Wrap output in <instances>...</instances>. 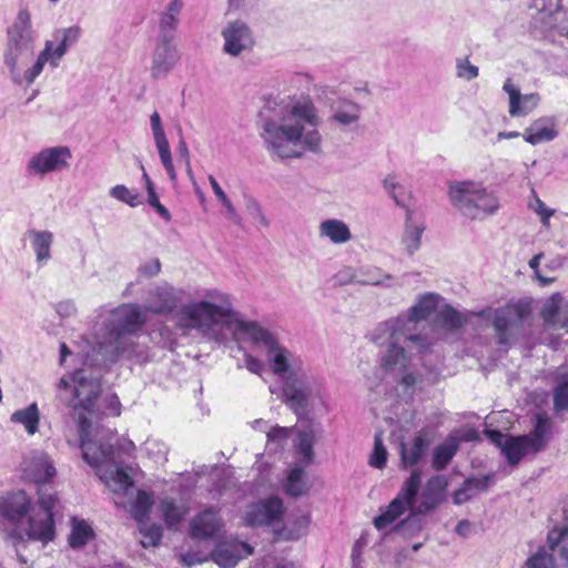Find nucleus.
I'll use <instances>...</instances> for the list:
<instances>
[{
  "label": "nucleus",
  "instance_id": "17",
  "mask_svg": "<svg viewBox=\"0 0 568 568\" xmlns=\"http://www.w3.org/2000/svg\"><path fill=\"white\" fill-rule=\"evenodd\" d=\"M222 37L224 39L223 50L232 57L251 51L254 45L251 29L241 20L229 22L222 30Z\"/></svg>",
  "mask_w": 568,
  "mask_h": 568
},
{
  "label": "nucleus",
  "instance_id": "18",
  "mask_svg": "<svg viewBox=\"0 0 568 568\" xmlns=\"http://www.w3.org/2000/svg\"><path fill=\"white\" fill-rule=\"evenodd\" d=\"M180 53L175 41L158 39L150 68L151 75L155 79L166 77L179 63Z\"/></svg>",
  "mask_w": 568,
  "mask_h": 568
},
{
  "label": "nucleus",
  "instance_id": "7",
  "mask_svg": "<svg viewBox=\"0 0 568 568\" xmlns=\"http://www.w3.org/2000/svg\"><path fill=\"white\" fill-rule=\"evenodd\" d=\"M301 359L286 373L282 386V402L298 420L310 419L316 402H323V385L313 375L301 369Z\"/></svg>",
  "mask_w": 568,
  "mask_h": 568
},
{
  "label": "nucleus",
  "instance_id": "44",
  "mask_svg": "<svg viewBox=\"0 0 568 568\" xmlns=\"http://www.w3.org/2000/svg\"><path fill=\"white\" fill-rule=\"evenodd\" d=\"M437 321L448 329H458L466 324L467 318L452 306L446 305L437 313Z\"/></svg>",
  "mask_w": 568,
  "mask_h": 568
},
{
  "label": "nucleus",
  "instance_id": "41",
  "mask_svg": "<svg viewBox=\"0 0 568 568\" xmlns=\"http://www.w3.org/2000/svg\"><path fill=\"white\" fill-rule=\"evenodd\" d=\"M424 514L418 513L414 505L410 507L409 515L402 520L396 529L399 530L406 538H410L422 531L424 527Z\"/></svg>",
  "mask_w": 568,
  "mask_h": 568
},
{
  "label": "nucleus",
  "instance_id": "59",
  "mask_svg": "<svg viewBox=\"0 0 568 568\" xmlns=\"http://www.w3.org/2000/svg\"><path fill=\"white\" fill-rule=\"evenodd\" d=\"M244 365L251 373L256 375H261L264 371L263 362L248 353L244 354Z\"/></svg>",
  "mask_w": 568,
  "mask_h": 568
},
{
  "label": "nucleus",
  "instance_id": "30",
  "mask_svg": "<svg viewBox=\"0 0 568 568\" xmlns=\"http://www.w3.org/2000/svg\"><path fill=\"white\" fill-rule=\"evenodd\" d=\"M557 136L555 123L549 118L536 120L525 130L524 139L526 142L537 145L542 142L551 141Z\"/></svg>",
  "mask_w": 568,
  "mask_h": 568
},
{
  "label": "nucleus",
  "instance_id": "20",
  "mask_svg": "<svg viewBox=\"0 0 568 568\" xmlns=\"http://www.w3.org/2000/svg\"><path fill=\"white\" fill-rule=\"evenodd\" d=\"M30 509V499L22 490L0 497V517L2 520L16 526Z\"/></svg>",
  "mask_w": 568,
  "mask_h": 568
},
{
  "label": "nucleus",
  "instance_id": "12",
  "mask_svg": "<svg viewBox=\"0 0 568 568\" xmlns=\"http://www.w3.org/2000/svg\"><path fill=\"white\" fill-rule=\"evenodd\" d=\"M422 474L414 469L403 484L397 496L389 503L386 509L374 519L376 529L382 530L393 524L408 508L414 505L420 487Z\"/></svg>",
  "mask_w": 568,
  "mask_h": 568
},
{
  "label": "nucleus",
  "instance_id": "60",
  "mask_svg": "<svg viewBox=\"0 0 568 568\" xmlns=\"http://www.w3.org/2000/svg\"><path fill=\"white\" fill-rule=\"evenodd\" d=\"M217 200L221 202V204L225 209L226 217L230 219L231 221H233L234 223H240V216H239L234 205L227 197V195L224 193V194L217 196Z\"/></svg>",
  "mask_w": 568,
  "mask_h": 568
},
{
  "label": "nucleus",
  "instance_id": "21",
  "mask_svg": "<svg viewBox=\"0 0 568 568\" xmlns=\"http://www.w3.org/2000/svg\"><path fill=\"white\" fill-rule=\"evenodd\" d=\"M252 552L253 548L248 544L232 539L220 542L214 549L212 558L221 568H230Z\"/></svg>",
  "mask_w": 568,
  "mask_h": 568
},
{
  "label": "nucleus",
  "instance_id": "61",
  "mask_svg": "<svg viewBox=\"0 0 568 568\" xmlns=\"http://www.w3.org/2000/svg\"><path fill=\"white\" fill-rule=\"evenodd\" d=\"M217 200L221 202V204L225 209L226 217L230 219L231 221H233L234 223H240V216H239L234 205L227 197V195L224 193V194L217 196Z\"/></svg>",
  "mask_w": 568,
  "mask_h": 568
},
{
  "label": "nucleus",
  "instance_id": "2",
  "mask_svg": "<svg viewBox=\"0 0 568 568\" xmlns=\"http://www.w3.org/2000/svg\"><path fill=\"white\" fill-rule=\"evenodd\" d=\"M271 108L261 113V136L267 151L281 159L300 158L297 145L311 152H318L322 136L317 130L321 123L317 110L308 98L291 101L276 112L277 120L270 115Z\"/></svg>",
  "mask_w": 568,
  "mask_h": 568
},
{
  "label": "nucleus",
  "instance_id": "45",
  "mask_svg": "<svg viewBox=\"0 0 568 568\" xmlns=\"http://www.w3.org/2000/svg\"><path fill=\"white\" fill-rule=\"evenodd\" d=\"M91 535L92 529L85 521H78L73 519V526L69 537V544L73 548L81 547L87 544Z\"/></svg>",
  "mask_w": 568,
  "mask_h": 568
},
{
  "label": "nucleus",
  "instance_id": "33",
  "mask_svg": "<svg viewBox=\"0 0 568 568\" xmlns=\"http://www.w3.org/2000/svg\"><path fill=\"white\" fill-rule=\"evenodd\" d=\"M551 430V420L546 414H537L534 430L528 437V444L532 448V454L541 452L549 438Z\"/></svg>",
  "mask_w": 568,
  "mask_h": 568
},
{
  "label": "nucleus",
  "instance_id": "32",
  "mask_svg": "<svg viewBox=\"0 0 568 568\" xmlns=\"http://www.w3.org/2000/svg\"><path fill=\"white\" fill-rule=\"evenodd\" d=\"M528 437L509 436L503 444L501 454L506 457L507 462L511 466H516L524 456L532 454V448L528 444Z\"/></svg>",
  "mask_w": 568,
  "mask_h": 568
},
{
  "label": "nucleus",
  "instance_id": "53",
  "mask_svg": "<svg viewBox=\"0 0 568 568\" xmlns=\"http://www.w3.org/2000/svg\"><path fill=\"white\" fill-rule=\"evenodd\" d=\"M559 295H554L547 303L544 305L541 315L544 320L549 324H557V316L559 315Z\"/></svg>",
  "mask_w": 568,
  "mask_h": 568
},
{
  "label": "nucleus",
  "instance_id": "13",
  "mask_svg": "<svg viewBox=\"0 0 568 568\" xmlns=\"http://www.w3.org/2000/svg\"><path fill=\"white\" fill-rule=\"evenodd\" d=\"M57 504L54 494L39 489V510L34 513L28 523L24 534L28 538L48 542L54 537L53 508Z\"/></svg>",
  "mask_w": 568,
  "mask_h": 568
},
{
  "label": "nucleus",
  "instance_id": "29",
  "mask_svg": "<svg viewBox=\"0 0 568 568\" xmlns=\"http://www.w3.org/2000/svg\"><path fill=\"white\" fill-rule=\"evenodd\" d=\"M494 475L467 478L463 486L454 491L453 500L462 505L471 499L476 494L485 491L493 483Z\"/></svg>",
  "mask_w": 568,
  "mask_h": 568
},
{
  "label": "nucleus",
  "instance_id": "63",
  "mask_svg": "<svg viewBox=\"0 0 568 568\" xmlns=\"http://www.w3.org/2000/svg\"><path fill=\"white\" fill-rule=\"evenodd\" d=\"M390 277L389 274H382L379 270H375L374 272L367 273V278L361 282L368 285H381L384 278L389 280Z\"/></svg>",
  "mask_w": 568,
  "mask_h": 568
},
{
  "label": "nucleus",
  "instance_id": "49",
  "mask_svg": "<svg viewBox=\"0 0 568 568\" xmlns=\"http://www.w3.org/2000/svg\"><path fill=\"white\" fill-rule=\"evenodd\" d=\"M110 195L128 205L134 207L140 204L139 195L129 190L125 185L119 184L110 190Z\"/></svg>",
  "mask_w": 568,
  "mask_h": 568
},
{
  "label": "nucleus",
  "instance_id": "36",
  "mask_svg": "<svg viewBox=\"0 0 568 568\" xmlns=\"http://www.w3.org/2000/svg\"><path fill=\"white\" fill-rule=\"evenodd\" d=\"M424 230V225L414 223L413 211L407 209L403 244L408 254H414L420 247V239Z\"/></svg>",
  "mask_w": 568,
  "mask_h": 568
},
{
  "label": "nucleus",
  "instance_id": "23",
  "mask_svg": "<svg viewBox=\"0 0 568 568\" xmlns=\"http://www.w3.org/2000/svg\"><path fill=\"white\" fill-rule=\"evenodd\" d=\"M446 487L447 480L444 476L432 477L422 491L419 504L414 508H416L418 513H422L425 516L428 513L435 510L444 500V491Z\"/></svg>",
  "mask_w": 568,
  "mask_h": 568
},
{
  "label": "nucleus",
  "instance_id": "15",
  "mask_svg": "<svg viewBox=\"0 0 568 568\" xmlns=\"http://www.w3.org/2000/svg\"><path fill=\"white\" fill-rule=\"evenodd\" d=\"M284 516L283 501L277 496H271L248 505L244 511L243 519L247 526H271L280 524Z\"/></svg>",
  "mask_w": 568,
  "mask_h": 568
},
{
  "label": "nucleus",
  "instance_id": "22",
  "mask_svg": "<svg viewBox=\"0 0 568 568\" xmlns=\"http://www.w3.org/2000/svg\"><path fill=\"white\" fill-rule=\"evenodd\" d=\"M503 90L509 98L508 112L510 116H525L532 112L539 104L540 95L538 93L521 94L511 79L505 81Z\"/></svg>",
  "mask_w": 568,
  "mask_h": 568
},
{
  "label": "nucleus",
  "instance_id": "19",
  "mask_svg": "<svg viewBox=\"0 0 568 568\" xmlns=\"http://www.w3.org/2000/svg\"><path fill=\"white\" fill-rule=\"evenodd\" d=\"M26 478L34 483H47L55 476V467L49 455L42 450L30 452L21 463Z\"/></svg>",
  "mask_w": 568,
  "mask_h": 568
},
{
  "label": "nucleus",
  "instance_id": "28",
  "mask_svg": "<svg viewBox=\"0 0 568 568\" xmlns=\"http://www.w3.org/2000/svg\"><path fill=\"white\" fill-rule=\"evenodd\" d=\"M220 526L216 513L207 509L191 521V537L195 539L212 537L219 531Z\"/></svg>",
  "mask_w": 568,
  "mask_h": 568
},
{
  "label": "nucleus",
  "instance_id": "9",
  "mask_svg": "<svg viewBox=\"0 0 568 568\" xmlns=\"http://www.w3.org/2000/svg\"><path fill=\"white\" fill-rule=\"evenodd\" d=\"M100 381L88 377L83 369L73 375L60 378L58 384L59 398L74 409L82 408L88 413L94 412V402L100 395Z\"/></svg>",
  "mask_w": 568,
  "mask_h": 568
},
{
  "label": "nucleus",
  "instance_id": "27",
  "mask_svg": "<svg viewBox=\"0 0 568 568\" xmlns=\"http://www.w3.org/2000/svg\"><path fill=\"white\" fill-rule=\"evenodd\" d=\"M362 110L361 104L348 99H339L333 109L331 120L344 128L356 125L361 120Z\"/></svg>",
  "mask_w": 568,
  "mask_h": 568
},
{
  "label": "nucleus",
  "instance_id": "8",
  "mask_svg": "<svg viewBox=\"0 0 568 568\" xmlns=\"http://www.w3.org/2000/svg\"><path fill=\"white\" fill-rule=\"evenodd\" d=\"M447 194L452 205L470 220L481 221L499 209L498 199L481 182L471 180L452 182Z\"/></svg>",
  "mask_w": 568,
  "mask_h": 568
},
{
  "label": "nucleus",
  "instance_id": "14",
  "mask_svg": "<svg viewBox=\"0 0 568 568\" xmlns=\"http://www.w3.org/2000/svg\"><path fill=\"white\" fill-rule=\"evenodd\" d=\"M183 293V290L166 282L154 284L146 292L142 310L144 313L149 312L155 315L169 314L178 307Z\"/></svg>",
  "mask_w": 568,
  "mask_h": 568
},
{
  "label": "nucleus",
  "instance_id": "43",
  "mask_svg": "<svg viewBox=\"0 0 568 568\" xmlns=\"http://www.w3.org/2000/svg\"><path fill=\"white\" fill-rule=\"evenodd\" d=\"M153 505L150 494L144 490H139L136 497L131 506V515L139 523L142 524L148 517Z\"/></svg>",
  "mask_w": 568,
  "mask_h": 568
},
{
  "label": "nucleus",
  "instance_id": "24",
  "mask_svg": "<svg viewBox=\"0 0 568 568\" xmlns=\"http://www.w3.org/2000/svg\"><path fill=\"white\" fill-rule=\"evenodd\" d=\"M439 296L434 293H427L419 297L417 303L409 310V314L405 316H398L399 320H408L405 324V328L412 333L415 329L417 322L426 320L438 305Z\"/></svg>",
  "mask_w": 568,
  "mask_h": 568
},
{
  "label": "nucleus",
  "instance_id": "55",
  "mask_svg": "<svg viewBox=\"0 0 568 568\" xmlns=\"http://www.w3.org/2000/svg\"><path fill=\"white\" fill-rule=\"evenodd\" d=\"M150 125H151V130H152V134H153L155 144L168 141V138L165 135L164 128L162 124V120H161V116L158 111H154L150 115Z\"/></svg>",
  "mask_w": 568,
  "mask_h": 568
},
{
  "label": "nucleus",
  "instance_id": "11",
  "mask_svg": "<svg viewBox=\"0 0 568 568\" xmlns=\"http://www.w3.org/2000/svg\"><path fill=\"white\" fill-rule=\"evenodd\" d=\"M81 36L80 26L55 29L52 32L53 39L47 40L43 49L37 55L33 73L42 72L47 63L51 69H57L68 50L80 40Z\"/></svg>",
  "mask_w": 568,
  "mask_h": 568
},
{
  "label": "nucleus",
  "instance_id": "47",
  "mask_svg": "<svg viewBox=\"0 0 568 568\" xmlns=\"http://www.w3.org/2000/svg\"><path fill=\"white\" fill-rule=\"evenodd\" d=\"M162 165L164 166L171 182H176V171L173 164L169 141L155 144Z\"/></svg>",
  "mask_w": 568,
  "mask_h": 568
},
{
  "label": "nucleus",
  "instance_id": "1",
  "mask_svg": "<svg viewBox=\"0 0 568 568\" xmlns=\"http://www.w3.org/2000/svg\"><path fill=\"white\" fill-rule=\"evenodd\" d=\"M236 316L230 295L217 288H209L179 308L175 324L184 334L196 331L202 337L217 343L225 338L224 328L234 324L235 334L265 351L275 375L284 376L296 365L298 357L280 343L275 333L257 322L239 320Z\"/></svg>",
  "mask_w": 568,
  "mask_h": 568
},
{
  "label": "nucleus",
  "instance_id": "38",
  "mask_svg": "<svg viewBox=\"0 0 568 568\" xmlns=\"http://www.w3.org/2000/svg\"><path fill=\"white\" fill-rule=\"evenodd\" d=\"M296 449L297 453L302 456L303 462L306 465L314 463V452L313 447L317 440V436L315 430L311 427L306 429H300L296 433Z\"/></svg>",
  "mask_w": 568,
  "mask_h": 568
},
{
  "label": "nucleus",
  "instance_id": "57",
  "mask_svg": "<svg viewBox=\"0 0 568 568\" xmlns=\"http://www.w3.org/2000/svg\"><path fill=\"white\" fill-rule=\"evenodd\" d=\"M148 202L165 221H171L169 210L160 203L154 189L148 192Z\"/></svg>",
  "mask_w": 568,
  "mask_h": 568
},
{
  "label": "nucleus",
  "instance_id": "4",
  "mask_svg": "<svg viewBox=\"0 0 568 568\" xmlns=\"http://www.w3.org/2000/svg\"><path fill=\"white\" fill-rule=\"evenodd\" d=\"M37 32L32 27L30 12L22 8L11 26L7 29V42L3 63L11 80L18 85H31L41 72L33 73L36 61L27 68L34 57Z\"/></svg>",
  "mask_w": 568,
  "mask_h": 568
},
{
  "label": "nucleus",
  "instance_id": "31",
  "mask_svg": "<svg viewBox=\"0 0 568 568\" xmlns=\"http://www.w3.org/2000/svg\"><path fill=\"white\" fill-rule=\"evenodd\" d=\"M318 234L321 237L328 239L333 244H344L352 239L348 225L337 219L322 221L318 226Z\"/></svg>",
  "mask_w": 568,
  "mask_h": 568
},
{
  "label": "nucleus",
  "instance_id": "25",
  "mask_svg": "<svg viewBox=\"0 0 568 568\" xmlns=\"http://www.w3.org/2000/svg\"><path fill=\"white\" fill-rule=\"evenodd\" d=\"M182 7L181 0H171L169 2L165 10L160 14L158 39L175 41V31Z\"/></svg>",
  "mask_w": 568,
  "mask_h": 568
},
{
  "label": "nucleus",
  "instance_id": "34",
  "mask_svg": "<svg viewBox=\"0 0 568 568\" xmlns=\"http://www.w3.org/2000/svg\"><path fill=\"white\" fill-rule=\"evenodd\" d=\"M428 448V442L423 436H416L412 444L400 443V459L404 468L413 467L419 463Z\"/></svg>",
  "mask_w": 568,
  "mask_h": 568
},
{
  "label": "nucleus",
  "instance_id": "6",
  "mask_svg": "<svg viewBox=\"0 0 568 568\" xmlns=\"http://www.w3.org/2000/svg\"><path fill=\"white\" fill-rule=\"evenodd\" d=\"M408 320L398 317L385 321L377 325L371 333V341L382 347L388 346L382 358L384 368L388 371H404L408 364V356L400 345L402 343L413 344L419 352L429 346V342L422 335L412 334L405 328Z\"/></svg>",
  "mask_w": 568,
  "mask_h": 568
},
{
  "label": "nucleus",
  "instance_id": "37",
  "mask_svg": "<svg viewBox=\"0 0 568 568\" xmlns=\"http://www.w3.org/2000/svg\"><path fill=\"white\" fill-rule=\"evenodd\" d=\"M10 420L14 424L23 425L29 435L36 434L40 422L38 405L32 403L23 409L16 410L11 415Z\"/></svg>",
  "mask_w": 568,
  "mask_h": 568
},
{
  "label": "nucleus",
  "instance_id": "64",
  "mask_svg": "<svg viewBox=\"0 0 568 568\" xmlns=\"http://www.w3.org/2000/svg\"><path fill=\"white\" fill-rule=\"evenodd\" d=\"M485 435L489 438L491 443L496 444L500 448V450L503 449V444L505 443V439L508 437L496 429H487L485 430Z\"/></svg>",
  "mask_w": 568,
  "mask_h": 568
},
{
  "label": "nucleus",
  "instance_id": "10",
  "mask_svg": "<svg viewBox=\"0 0 568 568\" xmlns=\"http://www.w3.org/2000/svg\"><path fill=\"white\" fill-rule=\"evenodd\" d=\"M531 314L530 303L519 301L495 311L493 327L499 345H509L523 332L524 322Z\"/></svg>",
  "mask_w": 568,
  "mask_h": 568
},
{
  "label": "nucleus",
  "instance_id": "54",
  "mask_svg": "<svg viewBox=\"0 0 568 568\" xmlns=\"http://www.w3.org/2000/svg\"><path fill=\"white\" fill-rule=\"evenodd\" d=\"M161 262L159 258H151L139 265L138 277L139 278H152L161 272Z\"/></svg>",
  "mask_w": 568,
  "mask_h": 568
},
{
  "label": "nucleus",
  "instance_id": "51",
  "mask_svg": "<svg viewBox=\"0 0 568 568\" xmlns=\"http://www.w3.org/2000/svg\"><path fill=\"white\" fill-rule=\"evenodd\" d=\"M526 568H556V564L551 554L539 550L527 560Z\"/></svg>",
  "mask_w": 568,
  "mask_h": 568
},
{
  "label": "nucleus",
  "instance_id": "3",
  "mask_svg": "<svg viewBox=\"0 0 568 568\" xmlns=\"http://www.w3.org/2000/svg\"><path fill=\"white\" fill-rule=\"evenodd\" d=\"M79 433L83 459L97 468L100 479L115 495L129 496L133 489L131 476L121 467L113 465V433L110 429H95L92 435L91 420L79 416Z\"/></svg>",
  "mask_w": 568,
  "mask_h": 568
},
{
  "label": "nucleus",
  "instance_id": "26",
  "mask_svg": "<svg viewBox=\"0 0 568 568\" xmlns=\"http://www.w3.org/2000/svg\"><path fill=\"white\" fill-rule=\"evenodd\" d=\"M24 236L31 243V247L36 254L37 263L39 265L47 264L51 258L53 233L50 231L29 230Z\"/></svg>",
  "mask_w": 568,
  "mask_h": 568
},
{
  "label": "nucleus",
  "instance_id": "58",
  "mask_svg": "<svg viewBox=\"0 0 568 568\" xmlns=\"http://www.w3.org/2000/svg\"><path fill=\"white\" fill-rule=\"evenodd\" d=\"M568 536V525L562 526L561 528H554L548 532V544L551 549L557 547L560 541Z\"/></svg>",
  "mask_w": 568,
  "mask_h": 568
},
{
  "label": "nucleus",
  "instance_id": "5",
  "mask_svg": "<svg viewBox=\"0 0 568 568\" xmlns=\"http://www.w3.org/2000/svg\"><path fill=\"white\" fill-rule=\"evenodd\" d=\"M146 316L139 304L126 303L112 308L103 321L99 345L111 358L131 355L133 336L144 326Z\"/></svg>",
  "mask_w": 568,
  "mask_h": 568
},
{
  "label": "nucleus",
  "instance_id": "42",
  "mask_svg": "<svg viewBox=\"0 0 568 568\" xmlns=\"http://www.w3.org/2000/svg\"><path fill=\"white\" fill-rule=\"evenodd\" d=\"M458 449L456 440H447L438 445L433 453V465L437 470L444 469L453 459Z\"/></svg>",
  "mask_w": 568,
  "mask_h": 568
},
{
  "label": "nucleus",
  "instance_id": "48",
  "mask_svg": "<svg viewBox=\"0 0 568 568\" xmlns=\"http://www.w3.org/2000/svg\"><path fill=\"white\" fill-rule=\"evenodd\" d=\"M387 460V450L383 444L381 433H376L374 437V450L369 457V465L372 467L382 469L385 467Z\"/></svg>",
  "mask_w": 568,
  "mask_h": 568
},
{
  "label": "nucleus",
  "instance_id": "50",
  "mask_svg": "<svg viewBox=\"0 0 568 568\" xmlns=\"http://www.w3.org/2000/svg\"><path fill=\"white\" fill-rule=\"evenodd\" d=\"M554 408L556 412L568 410V378L560 381L554 390Z\"/></svg>",
  "mask_w": 568,
  "mask_h": 568
},
{
  "label": "nucleus",
  "instance_id": "62",
  "mask_svg": "<svg viewBox=\"0 0 568 568\" xmlns=\"http://www.w3.org/2000/svg\"><path fill=\"white\" fill-rule=\"evenodd\" d=\"M542 257V254H537L535 255L530 261H529V267L532 268L535 271V274H536V277L538 278V281L542 284V285H547V284H550L551 282H554V277H546L544 276L540 271L538 270V266H539V262Z\"/></svg>",
  "mask_w": 568,
  "mask_h": 568
},
{
  "label": "nucleus",
  "instance_id": "46",
  "mask_svg": "<svg viewBox=\"0 0 568 568\" xmlns=\"http://www.w3.org/2000/svg\"><path fill=\"white\" fill-rule=\"evenodd\" d=\"M140 534L142 535L141 545L144 548L156 546L162 537V528L159 525L140 524Z\"/></svg>",
  "mask_w": 568,
  "mask_h": 568
},
{
  "label": "nucleus",
  "instance_id": "52",
  "mask_svg": "<svg viewBox=\"0 0 568 568\" xmlns=\"http://www.w3.org/2000/svg\"><path fill=\"white\" fill-rule=\"evenodd\" d=\"M456 74L459 79L470 81L478 77L479 70L467 58H458L456 59Z\"/></svg>",
  "mask_w": 568,
  "mask_h": 568
},
{
  "label": "nucleus",
  "instance_id": "35",
  "mask_svg": "<svg viewBox=\"0 0 568 568\" xmlns=\"http://www.w3.org/2000/svg\"><path fill=\"white\" fill-rule=\"evenodd\" d=\"M382 184L385 192L395 202V204L405 209L407 212V209H409L412 192L400 184L394 174L386 175L383 179Z\"/></svg>",
  "mask_w": 568,
  "mask_h": 568
},
{
  "label": "nucleus",
  "instance_id": "56",
  "mask_svg": "<svg viewBox=\"0 0 568 568\" xmlns=\"http://www.w3.org/2000/svg\"><path fill=\"white\" fill-rule=\"evenodd\" d=\"M293 428L274 426L266 432L267 438L278 445L283 444L288 437Z\"/></svg>",
  "mask_w": 568,
  "mask_h": 568
},
{
  "label": "nucleus",
  "instance_id": "16",
  "mask_svg": "<svg viewBox=\"0 0 568 568\" xmlns=\"http://www.w3.org/2000/svg\"><path fill=\"white\" fill-rule=\"evenodd\" d=\"M71 158V151L68 146L47 148L30 159L27 169L32 174L44 175L49 172L67 169Z\"/></svg>",
  "mask_w": 568,
  "mask_h": 568
},
{
  "label": "nucleus",
  "instance_id": "39",
  "mask_svg": "<svg viewBox=\"0 0 568 568\" xmlns=\"http://www.w3.org/2000/svg\"><path fill=\"white\" fill-rule=\"evenodd\" d=\"M160 509L163 519L170 529H174L186 514V509L183 505H178L173 499L170 498H164L161 500Z\"/></svg>",
  "mask_w": 568,
  "mask_h": 568
},
{
  "label": "nucleus",
  "instance_id": "40",
  "mask_svg": "<svg viewBox=\"0 0 568 568\" xmlns=\"http://www.w3.org/2000/svg\"><path fill=\"white\" fill-rule=\"evenodd\" d=\"M284 490L287 495L293 497H298L306 493L303 466L296 465L290 470Z\"/></svg>",
  "mask_w": 568,
  "mask_h": 568
}]
</instances>
